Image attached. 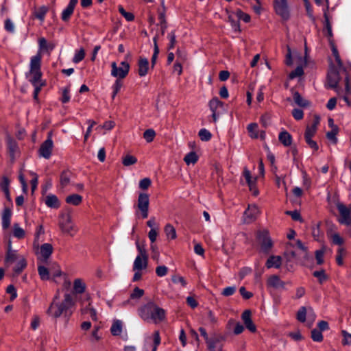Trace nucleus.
I'll use <instances>...</instances> for the list:
<instances>
[{"label":"nucleus","instance_id":"f257e3e1","mask_svg":"<svg viewBox=\"0 0 351 351\" xmlns=\"http://www.w3.org/2000/svg\"><path fill=\"white\" fill-rule=\"evenodd\" d=\"M49 265L50 267H46L43 265H39L38 271L40 278L43 280H52L57 284H62L64 289H68L71 285V282L66 274L62 271L58 265Z\"/></svg>","mask_w":351,"mask_h":351},{"label":"nucleus","instance_id":"f03ea898","mask_svg":"<svg viewBox=\"0 0 351 351\" xmlns=\"http://www.w3.org/2000/svg\"><path fill=\"white\" fill-rule=\"evenodd\" d=\"M54 298L53 302L49 307L47 313L54 318H58L63 315L65 317L70 316L72 314L71 308L74 306V302L71 295L69 293L64 295V300L62 302H56Z\"/></svg>","mask_w":351,"mask_h":351},{"label":"nucleus","instance_id":"7ed1b4c3","mask_svg":"<svg viewBox=\"0 0 351 351\" xmlns=\"http://www.w3.org/2000/svg\"><path fill=\"white\" fill-rule=\"evenodd\" d=\"M139 316L146 322L152 321L154 324L162 322L166 317L165 311L152 302H149L138 309Z\"/></svg>","mask_w":351,"mask_h":351},{"label":"nucleus","instance_id":"20e7f679","mask_svg":"<svg viewBox=\"0 0 351 351\" xmlns=\"http://www.w3.org/2000/svg\"><path fill=\"white\" fill-rule=\"evenodd\" d=\"M41 60L42 56L39 52L32 56L30 59L29 71L26 73V77H29L28 80L32 84L45 82V80H42L43 73L40 69Z\"/></svg>","mask_w":351,"mask_h":351},{"label":"nucleus","instance_id":"39448f33","mask_svg":"<svg viewBox=\"0 0 351 351\" xmlns=\"http://www.w3.org/2000/svg\"><path fill=\"white\" fill-rule=\"evenodd\" d=\"M58 226L64 234L71 237L77 232V228L72 221L71 216L69 213L60 214Z\"/></svg>","mask_w":351,"mask_h":351},{"label":"nucleus","instance_id":"423d86ee","mask_svg":"<svg viewBox=\"0 0 351 351\" xmlns=\"http://www.w3.org/2000/svg\"><path fill=\"white\" fill-rule=\"evenodd\" d=\"M343 72L346 74H348L346 71H344L342 69H340L339 66L335 67L333 65H330L328 75H327V81L330 88L336 89V91L339 93V89L337 88L339 82L340 80L339 73Z\"/></svg>","mask_w":351,"mask_h":351},{"label":"nucleus","instance_id":"0eeeda50","mask_svg":"<svg viewBox=\"0 0 351 351\" xmlns=\"http://www.w3.org/2000/svg\"><path fill=\"white\" fill-rule=\"evenodd\" d=\"M256 239L261 245V250L264 253H269L273 246L272 241L267 230H259L256 234Z\"/></svg>","mask_w":351,"mask_h":351},{"label":"nucleus","instance_id":"6e6552de","mask_svg":"<svg viewBox=\"0 0 351 351\" xmlns=\"http://www.w3.org/2000/svg\"><path fill=\"white\" fill-rule=\"evenodd\" d=\"M111 75L117 77V79L122 80L125 78L130 71V64L125 61L120 63V66H117L115 62L111 63Z\"/></svg>","mask_w":351,"mask_h":351},{"label":"nucleus","instance_id":"1a4fd4ad","mask_svg":"<svg viewBox=\"0 0 351 351\" xmlns=\"http://www.w3.org/2000/svg\"><path fill=\"white\" fill-rule=\"evenodd\" d=\"M149 197L147 193H141L137 200V207L143 219H146L149 214Z\"/></svg>","mask_w":351,"mask_h":351},{"label":"nucleus","instance_id":"9d476101","mask_svg":"<svg viewBox=\"0 0 351 351\" xmlns=\"http://www.w3.org/2000/svg\"><path fill=\"white\" fill-rule=\"evenodd\" d=\"M274 7L276 13L282 19L288 20L289 19L290 13L287 0H274Z\"/></svg>","mask_w":351,"mask_h":351},{"label":"nucleus","instance_id":"9b49d317","mask_svg":"<svg viewBox=\"0 0 351 351\" xmlns=\"http://www.w3.org/2000/svg\"><path fill=\"white\" fill-rule=\"evenodd\" d=\"M53 143L51 138V134L49 133L47 138L41 144L38 150L39 156L45 159H49L51 156Z\"/></svg>","mask_w":351,"mask_h":351},{"label":"nucleus","instance_id":"f8f14e48","mask_svg":"<svg viewBox=\"0 0 351 351\" xmlns=\"http://www.w3.org/2000/svg\"><path fill=\"white\" fill-rule=\"evenodd\" d=\"M5 261L12 263H24L25 260L23 256L18 253L16 250L12 249L11 242H9Z\"/></svg>","mask_w":351,"mask_h":351},{"label":"nucleus","instance_id":"ddd939ff","mask_svg":"<svg viewBox=\"0 0 351 351\" xmlns=\"http://www.w3.org/2000/svg\"><path fill=\"white\" fill-rule=\"evenodd\" d=\"M337 208L341 216L339 219V222L341 224L350 225L351 217L348 207L342 203H338L337 204Z\"/></svg>","mask_w":351,"mask_h":351},{"label":"nucleus","instance_id":"4468645a","mask_svg":"<svg viewBox=\"0 0 351 351\" xmlns=\"http://www.w3.org/2000/svg\"><path fill=\"white\" fill-rule=\"evenodd\" d=\"M259 209L255 204L249 205L247 209L244 212L243 221L246 223L254 221L259 215Z\"/></svg>","mask_w":351,"mask_h":351},{"label":"nucleus","instance_id":"2eb2a0df","mask_svg":"<svg viewBox=\"0 0 351 351\" xmlns=\"http://www.w3.org/2000/svg\"><path fill=\"white\" fill-rule=\"evenodd\" d=\"M53 252V247L49 243H44L36 250L38 258L42 261H47Z\"/></svg>","mask_w":351,"mask_h":351},{"label":"nucleus","instance_id":"dca6fc26","mask_svg":"<svg viewBox=\"0 0 351 351\" xmlns=\"http://www.w3.org/2000/svg\"><path fill=\"white\" fill-rule=\"evenodd\" d=\"M78 0H70L67 6L62 10L61 14V19L66 22L69 20L71 16L74 12L75 5H77Z\"/></svg>","mask_w":351,"mask_h":351},{"label":"nucleus","instance_id":"f3484780","mask_svg":"<svg viewBox=\"0 0 351 351\" xmlns=\"http://www.w3.org/2000/svg\"><path fill=\"white\" fill-rule=\"evenodd\" d=\"M241 318L247 329L252 332L256 331V327L252 320L251 311L250 310H245L242 313Z\"/></svg>","mask_w":351,"mask_h":351},{"label":"nucleus","instance_id":"a211bd4d","mask_svg":"<svg viewBox=\"0 0 351 351\" xmlns=\"http://www.w3.org/2000/svg\"><path fill=\"white\" fill-rule=\"evenodd\" d=\"M267 285L274 289H285V282L282 281L277 275H273L269 277Z\"/></svg>","mask_w":351,"mask_h":351},{"label":"nucleus","instance_id":"6ab92c4d","mask_svg":"<svg viewBox=\"0 0 351 351\" xmlns=\"http://www.w3.org/2000/svg\"><path fill=\"white\" fill-rule=\"evenodd\" d=\"M160 343V337L158 330L154 332V343H147L144 347V351H156L158 346Z\"/></svg>","mask_w":351,"mask_h":351},{"label":"nucleus","instance_id":"aec40b11","mask_svg":"<svg viewBox=\"0 0 351 351\" xmlns=\"http://www.w3.org/2000/svg\"><path fill=\"white\" fill-rule=\"evenodd\" d=\"M147 265H134L133 271L134 272L132 281L136 282L141 280L142 276L147 271Z\"/></svg>","mask_w":351,"mask_h":351},{"label":"nucleus","instance_id":"412c9836","mask_svg":"<svg viewBox=\"0 0 351 351\" xmlns=\"http://www.w3.org/2000/svg\"><path fill=\"white\" fill-rule=\"evenodd\" d=\"M149 69V62L145 58H140L138 62V73L141 77L147 75Z\"/></svg>","mask_w":351,"mask_h":351},{"label":"nucleus","instance_id":"4be33fe9","mask_svg":"<svg viewBox=\"0 0 351 351\" xmlns=\"http://www.w3.org/2000/svg\"><path fill=\"white\" fill-rule=\"evenodd\" d=\"M11 217V210L8 208H5L1 215V223L3 229L6 230L9 228L10 225Z\"/></svg>","mask_w":351,"mask_h":351},{"label":"nucleus","instance_id":"5701e85b","mask_svg":"<svg viewBox=\"0 0 351 351\" xmlns=\"http://www.w3.org/2000/svg\"><path fill=\"white\" fill-rule=\"evenodd\" d=\"M45 203L48 207L51 208H58L60 206L58 197L53 194L47 195Z\"/></svg>","mask_w":351,"mask_h":351},{"label":"nucleus","instance_id":"b1692460","mask_svg":"<svg viewBox=\"0 0 351 351\" xmlns=\"http://www.w3.org/2000/svg\"><path fill=\"white\" fill-rule=\"evenodd\" d=\"M278 139L280 142L285 147L290 146L292 143L291 135L285 130L280 132Z\"/></svg>","mask_w":351,"mask_h":351},{"label":"nucleus","instance_id":"393cba45","mask_svg":"<svg viewBox=\"0 0 351 351\" xmlns=\"http://www.w3.org/2000/svg\"><path fill=\"white\" fill-rule=\"evenodd\" d=\"M48 11H49V8L47 6L42 5L38 10H36L34 12V15L41 23H43L45 21V15Z\"/></svg>","mask_w":351,"mask_h":351},{"label":"nucleus","instance_id":"a878e982","mask_svg":"<svg viewBox=\"0 0 351 351\" xmlns=\"http://www.w3.org/2000/svg\"><path fill=\"white\" fill-rule=\"evenodd\" d=\"M6 141H7L8 148V150H9V153H10V157H11L12 159H14V154L16 152L17 148H18L16 143L10 136H7Z\"/></svg>","mask_w":351,"mask_h":351},{"label":"nucleus","instance_id":"bb28decb","mask_svg":"<svg viewBox=\"0 0 351 351\" xmlns=\"http://www.w3.org/2000/svg\"><path fill=\"white\" fill-rule=\"evenodd\" d=\"M86 284L81 278H76L73 282V291L75 293H82L86 290Z\"/></svg>","mask_w":351,"mask_h":351},{"label":"nucleus","instance_id":"cd10ccee","mask_svg":"<svg viewBox=\"0 0 351 351\" xmlns=\"http://www.w3.org/2000/svg\"><path fill=\"white\" fill-rule=\"evenodd\" d=\"M326 1H327V5H326V8L324 10V19H325V27L327 31V35L329 37V38L330 39L332 37V26L329 21V18L328 16V0H326Z\"/></svg>","mask_w":351,"mask_h":351},{"label":"nucleus","instance_id":"c85d7f7f","mask_svg":"<svg viewBox=\"0 0 351 351\" xmlns=\"http://www.w3.org/2000/svg\"><path fill=\"white\" fill-rule=\"evenodd\" d=\"M209 107L211 112H219L223 108V104L217 97H214L209 101Z\"/></svg>","mask_w":351,"mask_h":351},{"label":"nucleus","instance_id":"c756f323","mask_svg":"<svg viewBox=\"0 0 351 351\" xmlns=\"http://www.w3.org/2000/svg\"><path fill=\"white\" fill-rule=\"evenodd\" d=\"M66 202L67 204L73 205V206H78L80 205L82 202V197L78 194H72L66 197L65 199Z\"/></svg>","mask_w":351,"mask_h":351},{"label":"nucleus","instance_id":"7c9ffc66","mask_svg":"<svg viewBox=\"0 0 351 351\" xmlns=\"http://www.w3.org/2000/svg\"><path fill=\"white\" fill-rule=\"evenodd\" d=\"M164 232L167 239H175L177 237L176 230L175 228L171 224L167 223L164 228Z\"/></svg>","mask_w":351,"mask_h":351},{"label":"nucleus","instance_id":"2f4dec72","mask_svg":"<svg viewBox=\"0 0 351 351\" xmlns=\"http://www.w3.org/2000/svg\"><path fill=\"white\" fill-rule=\"evenodd\" d=\"M122 322L120 320H115L113 322L110 328V332L114 336H119L122 332Z\"/></svg>","mask_w":351,"mask_h":351},{"label":"nucleus","instance_id":"473e14b6","mask_svg":"<svg viewBox=\"0 0 351 351\" xmlns=\"http://www.w3.org/2000/svg\"><path fill=\"white\" fill-rule=\"evenodd\" d=\"M247 130L248 131L249 135L252 138H258V126L256 123H250L247 125Z\"/></svg>","mask_w":351,"mask_h":351},{"label":"nucleus","instance_id":"72a5a7b5","mask_svg":"<svg viewBox=\"0 0 351 351\" xmlns=\"http://www.w3.org/2000/svg\"><path fill=\"white\" fill-rule=\"evenodd\" d=\"M39 52L41 51H51L54 48L53 45L48 44L47 40L45 38H40L38 40Z\"/></svg>","mask_w":351,"mask_h":351},{"label":"nucleus","instance_id":"f704fd0d","mask_svg":"<svg viewBox=\"0 0 351 351\" xmlns=\"http://www.w3.org/2000/svg\"><path fill=\"white\" fill-rule=\"evenodd\" d=\"M293 100L297 105L301 107H307L309 105V102L304 99L298 92L293 93Z\"/></svg>","mask_w":351,"mask_h":351},{"label":"nucleus","instance_id":"c9c22d12","mask_svg":"<svg viewBox=\"0 0 351 351\" xmlns=\"http://www.w3.org/2000/svg\"><path fill=\"white\" fill-rule=\"evenodd\" d=\"M243 176H244L245 179L249 186L250 190L252 191L254 184H255V183H256V178H252L251 173L247 168L244 169Z\"/></svg>","mask_w":351,"mask_h":351},{"label":"nucleus","instance_id":"e433bc0d","mask_svg":"<svg viewBox=\"0 0 351 351\" xmlns=\"http://www.w3.org/2000/svg\"><path fill=\"white\" fill-rule=\"evenodd\" d=\"M198 160V156L195 152L188 153L184 158V161L186 165L195 164Z\"/></svg>","mask_w":351,"mask_h":351},{"label":"nucleus","instance_id":"4c0bfd02","mask_svg":"<svg viewBox=\"0 0 351 351\" xmlns=\"http://www.w3.org/2000/svg\"><path fill=\"white\" fill-rule=\"evenodd\" d=\"M71 173L67 171H63L60 175V182L62 187H66L70 182Z\"/></svg>","mask_w":351,"mask_h":351},{"label":"nucleus","instance_id":"58836bf2","mask_svg":"<svg viewBox=\"0 0 351 351\" xmlns=\"http://www.w3.org/2000/svg\"><path fill=\"white\" fill-rule=\"evenodd\" d=\"M13 234L17 239H23L25 236V230L18 223L13 225Z\"/></svg>","mask_w":351,"mask_h":351},{"label":"nucleus","instance_id":"ea45409f","mask_svg":"<svg viewBox=\"0 0 351 351\" xmlns=\"http://www.w3.org/2000/svg\"><path fill=\"white\" fill-rule=\"evenodd\" d=\"M267 267L270 269L271 267H275L280 270V272L283 274H286L287 272L291 271L292 265H267Z\"/></svg>","mask_w":351,"mask_h":351},{"label":"nucleus","instance_id":"a19ab883","mask_svg":"<svg viewBox=\"0 0 351 351\" xmlns=\"http://www.w3.org/2000/svg\"><path fill=\"white\" fill-rule=\"evenodd\" d=\"M331 47H332V55L334 56V57L335 58V60L337 63V66H339V68L340 69H342L344 71H346V69L343 66V63L340 58L337 49L336 48V47L335 46V45L333 43L331 44Z\"/></svg>","mask_w":351,"mask_h":351},{"label":"nucleus","instance_id":"79ce46f5","mask_svg":"<svg viewBox=\"0 0 351 351\" xmlns=\"http://www.w3.org/2000/svg\"><path fill=\"white\" fill-rule=\"evenodd\" d=\"M338 133V128L337 126H334L331 131H329L326 133L327 138L333 144H337V134Z\"/></svg>","mask_w":351,"mask_h":351},{"label":"nucleus","instance_id":"37998d69","mask_svg":"<svg viewBox=\"0 0 351 351\" xmlns=\"http://www.w3.org/2000/svg\"><path fill=\"white\" fill-rule=\"evenodd\" d=\"M136 162H137V158L135 156H134L132 155H130V154H127L122 159L123 165L126 167L134 165Z\"/></svg>","mask_w":351,"mask_h":351},{"label":"nucleus","instance_id":"c03bdc74","mask_svg":"<svg viewBox=\"0 0 351 351\" xmlns=\"http://www.w3.org/2000/svg\"><path fill=\"white\" fill-rule=\"evenodd\" d=\"M70 87L67 86L62 89V97L60 101L63 104L68 103L70 101Z\"/></svg>","mask_w":351,"mask_h":351},{"label":"nucleus","instance_id":"a18cd8bd","mask_svg":"<svg viewBox=\"0 0 351 351\" xmlns=\"http://www.w3.org/2000/svg\"><path fill=\"white\" fill-rule=\"evenodd\" d=\"M167 38L169 40L167 49L169 50L173 49L175 47L176 42H177L175 31H171V32H169L167 35Z\"/></svg>","mask_w":351,"mask_h":351},{"label":"nucleus","instance_id":"49530a36","mask_svg":"<svg viewBox=\"0 0 351 351\" xmlns=\"http://www.w3.org/2000/svg\"><path fill=\"white\" fill-rule=\"evenodd\" d=\"M313 275L317 278L319 283H323L328 279V276L325 273V271L323 269L315 271L313 273Z\"/></svg>","mask_w":351,"mask_h":351},{"label":"nucleus","instance_id":"de8ad7c7","mask_svg":"<svg viewBox=\"0 0 351 351\" xmlns=\"http://www.w3.org/2000/svg\"><path fill=\"white\" fill-rule=\"evenodd\" d=\"M155 136L156 132L153 129H147L143 133V138L147 143L152 142Z\"/></svg>","mask_w":351,"mask_h":351},{"label":"nucleus","instance_id":"09e8293b","mask_svg":"<svg viewBox=\"0 0 351 351\" xmlns=\"http://www.w3.org/2000/svg\"><path fill=\"white\" fill-rule=\"evenodd\" d=\"M46 85V82H41V83H37L32 84V86L34 87V94H33V98L35 101L38 100V94L40 92L42 88Z\"/></svg>","mask_w":351,"mask_h":351},{"label":"nucleus","instance_id":"8fccbe9b","mask_svg":"<svg viewBox=\"0 0 351 351\" xmlns=\"http://www.w3.org/2000/svg\"><path fill=\"white\" fill-rule=\"evenodd\" d=\"M198 135L203 141H208L212 137L211 133L205 128L201 129L199 131Z\"/></svg>","mask_w":351,"mask_h":351},{"label":"nucleus","instance_id":"3c124183","mask_svg":"<svg viewBox=\"0 0 351 351\" xmlns=\"http://www.w3.org/2000/svg\"><path fill=\"white\" fill-rule=\"evenodd\" d=\"M123 86V83L121 81V80L117 79L112 85V98L114 99L117 93L119 92L120 89Z\"/></svg>","mask_w":351,"mask_h":351},{"label":"nucleus","instance_id":"603ef678","mask_svg":"<svg viewBox=\"0 0 351 351\" xmlns=\"http://www.w3.org/2000/svg\"><path fill=\"white\" fill-rule=\"evenodd\" d=\"M85 57V51L81 48L80 50L76 51L73 58L74 63H78L81 62Z\"/></svg>","mask_w":351,"mask_h":351},{"label":"nucleus","instance_id":"864d4df0","mask_svg":"<svg viewBox=\"0 0 351 351\" xmlns=\"http://www.w3.org/2000/svg\"><path fill=\"white\" fill-rule=\"evenodd\" d=\"M158 230L159 228L156 227V228L150 229L149 232H148V237L151 241V245H155L154 243L156 242L158 234Z\"/></svg>","mask_w":351,"mask_h":351},{"label":"nucleus","instance_id":"5fc2aeb1","mask_svg":"<svg viewBox=\"0 0 351 351\" xmlns=\"http://www.w3.org/2000/svg\"><path fill=\"white\" fill-rule=\"evenodd\" d=\"M311 338L314 341L321 342L323 340L322 331L317 328H314L311 331Z\"/></svg>","mask_w":351,"mask_h":351},{"label":"nucleus","instance_id":"6e6d98bb","mask_svg":"<svg viewBox=\"0 0 351 351\" xmlns=\"http://www.w3.org/2000/svg\"><path fill=\"white\" fill-rule=\"evenodd\" d=\"M147 256L146 252L145 250H140V254L136 257L134 263H147Z\"/></svg>","mask_w":351,"mask_h":351},{"label":"nucleus","instance_id":"4d7b16f0","mask_svg":"<svg viewBox=\"0 0 351 351\" xmlns=\"http://www.w3.org/2000/svg\"><path fill=\"white\" fill-rule=\"evenodd\" d=\"M306 308L305 306H301L297 313V319L300 322L306 321Z\"/></svg>","mask_w":351,"mask_h":351},{"label":"nucleus","instance_id":"13d9d810","mask_svg":"<svg viewBox=\"0 0 351 351\" xmlns=\"http://www.w3.org/2000/svg\"><path fill=\"white\" fill-rule=\"evenodd\" d=\"M144 294L143 289H141L138 287H135L133 291L130 294V299L134 300V299H139L141 298Z\"/></svg>","mask_w":351,"mask_h":351},{"label":"nucleus","instance_id":"bf43d9fd","mask_svg":"<svg viewBox=\"0 0 351 351\" xmlns=\"http://www.w3.org/2000/svg\"><path fill=\"white\" fill-rule=\"evenodd\" d=\"M304 71L302 66H298L294 71H291L289 75V78L293 80L297 77H300L303 75Z\"/></svg>","mask_w":351,"mask_h":351},{"label":"nucleus","instance_id":"052dcab7","mask_svg":"<svg viewBox=\"0 0 351 351\" xmlns=\"http://www.w3.org/2000/svg\"><path fill=\"white\" fill-rule=\"evenodd\" d=\"M153 41L154 43V53L152 57V64L154 65L156 63V59L158 58V55L159 53V48L157 44V38L155 36L153 38Z\"/></svg>","mask_w":351,"mask_h":351},{"label":"nucleus","instance_id":"680f3d73","mask_svg":"<svg viewBox=\"0 0 351 351\" xmlns=\"http://www.w3.org/2000/svg\"><path fill=\"white\" fill-rule=\"evenodd\" d=\"M331 241L333 244L337 245H341L343 243V238L338 233H334L331 235Z\"/></svg>","mask_w":351,"mask_h":351},{"label":"nucleus","instance_id":"e2e57ef3","mask_svg":"<svg viewBox=\"0 0 351 351\" xmlns=\"http://www.w3.org/2000/svg\"><path fill=\"white\" fill-rule=\"evenodd\" d=\"M177 59L176 62H180L181 63H184L187 60V55L185 52L182 51L180 49H177L176 51Z\"/></svg>","mask_w":351,"mask_h":351},{"label":"nucleus","instance_id":"0e129e2a","mask_svg":"<svg viewBox=\"0 0 351 351\" xmlns=\"http://www.w3.org/2000/svg\"><path fill=\"white\" fill-rule=\"evenodd\" d=\"M152 184V181L148 178H145L140 180L139 182V188L143 190H147Z\"/></svg>","mask_w":351,"mask_h":351},{"label":"nucleus","instance_id":"69168bd1","mask_svg":"<svg viewBox=\"0 0 351 351\" xmlns=\"http://www.w3.org/2000/svg\"><path fill=\"white\" fill-rule=\"evenodd\" d=\"M171 280L175 284L180 283L184 287L186 285V282L182 276L174 275L171 277Z\"/></svg>","mask_w":351,"mask_h":351},{"label":"nucleus","instance_id":"338daca9","mask_svg":"<svg viewBox=\"0 0 351 351\" xmlns=\"http://www.w3.org/2000/svg\"><path fill=\"white\" fill-rule=\"evenodd\" d=\"M285 213L287 215L291 216V218L295 221H302V217H301L300 213L298 210H293V211L288 210V211H286Z\"/></svg>","mask_w":351,"mask_h":351},{"label":"nucleus","instance_id":"774afa93","mask_svg":"<svg viewBox=\"0 0 351 351\" xmlns=\"http://www.w3.org/2000/svg\"><path fill=\"white\" fill-rule=\"evenodd\" d=\"M316 131L317 129L315 128V126H307L304 134V138H312L315 135Z\"/></svg>","mask_w":351,"mask_h":351}]
</instances>
